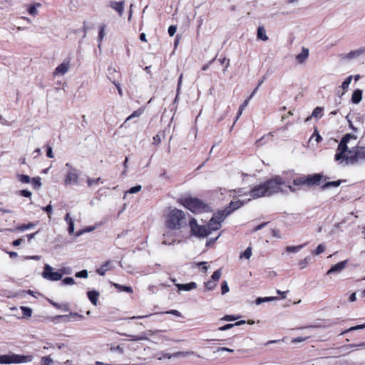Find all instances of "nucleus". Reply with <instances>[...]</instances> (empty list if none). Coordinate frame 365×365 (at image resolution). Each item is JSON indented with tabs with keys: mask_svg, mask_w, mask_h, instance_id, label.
I'll return each instance as SVG.
<instances>
[{
	"mask_svg": "<svg viewBox=\"0 0 365 365\" xmlns=\"http://www.w3.org/2000/svg\"><path fill=\"white\" fill-rule=\"evenodd\" d=\"M243 205L241 201L231 202L230 205L222 210L218 211L210 220L207 225H199L195 218H192L190 222V227L193 235L199 237H205L212 231L220 229L222 222L234 210L240 208Z\"/></svg>",
	"mask_w": 365,
	"mask_h": 365,
	"instance_id": "nucleus-1",
	"label": "nucleus"
},
{
	"mask_svg": "<svg viewBox=\"0 0 365 365\" xmlns=\"http://www.w3.org/2000/svg\"><path fill=\"white\" fill-rule=\"evenodd\" d=\"M351 138H354V135L346 134L339 143L334 159L336 161L343 160L346 164H352L359 160L365 159V148L360 147L348 150L347 143Z\"/></svg>",
	"mask_w": 365,
	"mask_h": 365,
	"instance_id": "nucleus-2",
	"label": "nucleus"
},
{
	"mask_svg": "<svg viewBox=\"0 0 365 365\" xmlns=\"http://www.w3.org/2000/svg\"><path fill=\"white\" fill-rule=\"evenodd\" d=\"M285 184L284 180L279 176L267 180L265 182L254 187L250 192L252 198H259L263 196H269L279 192H284L280 187Z\"/></svg>",
	"mask_w": 365,
	"mask_h": 365,
	"instance_id": "nucleus-3",
	"label": "nucleus"
},
{
	"mask_svg": "<svg viewBox=\"0 0 365 365\" xmlns=\"http://www.w3.org/2000/svg\"><path fill=\"white\" fill-rule=\"evenodd\" d=\"M166 226L170 230H180L187 226V219L183 211L178 209L172 210L166 221Z\"/></svg>",
	"mask_w": 365,
	"mask_h": 365,
	"instance_id": "nucleus-4",
	"label": "nucleus"
},
{
	"mask_svg": "<svg viewBox=\"0 0 365 365\" xmlns=\"http://www.w3.org/2000/svg\"><path fill=\"white\" fill-rule=\"evenodd\" d=\"M180 202L182 205L193 213L197 214L202 212H207L209 210V207L197 198L185 197H182L180 200Z\"/></svg>",
	"mask_w": 365,
	"mask_h": 365,
	"instance_id": "nucleus-5",
	"label": "nucleus"
},
{
	"mask_svg": "<svg viewBox=\"0 0 365 365\" xmlns=\"http://www.w3.org/2000/svg\"><path fill=\"white\" fill-rule=\"evenodd\" d=\"M32 355H20L15 354L0 355L1 364H21L32 361Z\"/></svg>",
	"mask_w": 365,
	"mask_h": 365,
	"instance_id": "nucleus-6",
	"label": "nucleus"
},
{
	"mask_svg": "<svg viewBox=\"0 0 365 365\" xmlns=\"http://www.w3.org/2000/svg\"><path fill=\"white\" fill-rule=\"evenodd\" d=\"M42 277L49 281H58L62 278V274L54 271L49 264H46L42 272Z\"/></svg>",
	"mask_w": 365,
	"mask_h": 365,
	"instance_id": "nucleus-7",
	"label": "nucleus"
},
{
	"mask_svg": "<svg viewBox=\"0 0 365 365\" xmlns=\"http://www.w3.org/2000/svg\"><path fill=\"white\" fill-rule=\"evenodd\" d=\"M78 172L74 168L68 170V173L66 176L64 184L68 185L71 184L78 185Z\"/></svg>",
	"mask_w": 365,
	"mask_h": 365,
	"instance_id": "nucleus-8",
	"label": "nucleus"
},
{
	"mask_svg": "<svg viewBox=\"0 0 365 365\" xmlns=\"http://www.w3.org/2000/svg\"><path fill=\"white\" fill-rule=\"evenodd\" d=\"M70 69V61H63L59 64L53 71L54 76H61L65 75Z\"/></svg>",
	"mask_w": 365,
	"mask_h": 365,
	"instance_id": "nucleus-9",
	"label": "nucleus"
},
{
	"mask_svg": "<svg viewBox=\"0 0 365 365\" xmlns=\"http://www.w3.org/2000/svg\"><path fill=\"white\" fill-rule=\"evenodd\" d=\"M322 178V175L320 174L308 175L306 176L307 185L313 186L318 185Z\"/></svg>",
	"mask_w": 365,
	"mask_h": 365,
	"instance_id": "nucleus-10",
	"label": "nucleus"
},
{
	"mask_svg": "<svg viewBox=\"0 0 365 365\" xmlns=\"http://www.w3.org/2000/svg\"><path fill=\"white\" fill-rule=\"evenodd\" d=\"M364 53H365V48H360L359 49L351 51H350L349 53H348L346 54L342 55V58L343 59H353V58H358L359 56H360L361 55H362Z\"/></svg>",
	"mask_w": 365,
	"mask_h": 365,
	"instance_id": "nucleus-11",
	"label": "nucleus"
},
{
	"mask_svg": "<svg viewBox=\"0 0 365 365\" xmlns=\"http://www.w3.org/2000/svg\"><path fill=\"white\" fill-rule=\"evenodd\" d=\"M347 264V261H342V262H340L336 264H334V266H332L331 267L330 269H329L327 272V275H329L332 273H339L341 272L345 267H346V265Z\"/></svg>",
	"mask_w": 365,
	"mask_h": 365,
	"instance_id": "nucleus-12",
	"label": "nucleus"
},
{
	"mask_svg": "<svg viewBox=\"0 0 365 365\" xmlns=\"http://www.w3.org/2000/svg\"><path fill=\"white\" fill-rule=\"evenodd\" d=\"M113 9L115 10L119 16H122L124 11V1H111L109 5Z\"/></svg>",
	"mask_w": 365,
	"mask_h": 365,
	"instance_id": "nucleus-13",
	"label": "nucleus"
},
{
	"mask_svg": "<svg viewBox=\"0 0 365 365\" xmlns=\"http://www.w3.org/2000/svg\"><path fill=\"white\" fill-rule=\"evenodd\" d=\"M175 285L180 291H190L197 288V284L195 282H190L188 284H175Z\"/></svg>",
	"mask_w": 365,
	"mask_h": 365,
	"instance_id": "nucleus-14",
	"label": "nucleus"
},
{
	"mask_svg": "<svg viewBox=\"0 0 365 365\" xmlns=\"http://www.w3.org/2000/svg\"><path fill=\"white\" fill-rule=\"evenodd\" d=\"M99 297V292L96 291H89L88 292V297L93 305H96L98 299Z\"/></svg>",
	"mask_w": 365,
	"mask_h": 365,
	"instance_id": "nucleus-15",
	"label": "nucleus"
},
{
	"mask_svg": "<svg viewBox=\"0 0 365 365\" xmlns=\"http://www.w3.org/2000/svg\"><path fill=\"white\" fill-rule=\"evenodd\" d=\"M257 36L258 39H260L263 41H266L268 39V37L266 34V31L262 26L258 27Z\"/></svg>",
	"mask_w": 365,
	"mask_h": 365,
	"instance_id": "nucleus-16",
	"label": "nucleus"
},
{
	"mask_svg": "<svg viewBox=\"0 0 365 365\" xmlns=\"http://www.w3.org/2000/svg\"><path fill=\"white\" fill-rule=\"evenodd\" d=\"M362 98V92L361 90H356L354 91L351 97V101L354 103H359Z\"/></svg>",
	"mask_w": 365,
	"mask_h": 365,
	"instance_id": "nucleus-17",
	"label": "nucleus"
},
{
	"mask_svg": "<svg viewBox=\"0 0 365 365\" xmlns=\"http://www.w3.org/2000/svg\"><path fill=\"white\" fill-rule=\"evenodd\" d=\"M308 56L309 50L307 48H303L302 51L296 56V58L298 62L303 63L307 59Z\"/></svg>",
	"mask_w": 365,
	"mask_h": 365,
	"instance_id": "nucleus-18",
	"label": "nucleus"
},
{
	"mask_svg": "<svg viewBox=\"0 0 365 365\" xmlns=\"http://www.w3.org/2000/svg\"><path fill=\"white\" fill-rule=\"evenodd\" d=\"M278 297H258L256 299V304L259 305L263 302H269L274 300H277Z\"/></svg>",
	"mask_w": 365,
	"mask_h": 365,
	"instance_id": "nucleus-19",
	"label": "nucleus"
},
{
	"mask_svg": "<svg viewBox=\"0 0 365 365\" xmlns=\"http://www.w3.org/2000/svg\"><path fill=\"white\" fill-rule=\"evenodd\" d=\"M304 245H300L297 246H288L285 248V250L287 252L297 253L299 252L303 247Z\"/></svg>",
	"mask_w": 365,
	"mask_h": 365,
	"instance_id": "nucleus-20",
	"label": "nucleus"
},
{
	"mask_svg": "<svg viewBox=\"0 0 365 365\" xmlns=\"http://www.w3.org/2000/svg\"><path fill=\"white\" fill-rule=\"evenodd\" d=\"M293 185H294V186L307 185L306 176L300 177V178H296L295 180H294Z\"/></svg>",
	"mask_w": 365,
	"mask_h": 365,
	"instance_id": "nucleus-21",
	"label": "nucleus"
},
{
	"mask_svg": "<svg viewBox=\"0 0 365 365\" xmlns=\"http://www.w3.org/2000/svg\"><path fill=\"white\" fill-rule=\"evenodd\" d=\"M113 285L120 292H126L128 293L133 292V289L131 287L123 286L117 283H113Z\"/></svg>",
	"mask_w": 365,
	"mask_h": 365,
	"instance_id": "nucleus-22",
	"label": "nucleus"
},
{
	"mask_svg": "<svg viewBox=\"0 0 365 365\" xmlns=\"http://www.w3.org/2000/svg\"><path fill=\"white\" fill-rule=\"evenodd\" d=\"M53 364L54 361L50 356H45L41 359V365H53Z\"/></svg>",
	"mask_w": 365,
	"mask_h": 365,
	"instance_id": "nucleus-23",
	"label": "nucleus"
},
{
	"mask_svg": "<svg viewBox=\"0 0 365 365\" xmlns=\"http://www.w3.org/2000/svg\"><path fill=\"white\" fill-rule=\"evenodd\" d=\"M194 354V351H178L173 354V356L185 358Z\"/></svg>",
	"mask_w": 365,
	"mask_h": 365,
	"instance_id": "nucleus-24",
	"label": "nucleus"
},
{
	"mask_svg": "<svg viewBox=\"0 0 365 365\" xmlns=\"http://www.w3.org/2000/svg\"><path fill=\"white\" fill-rule=\"evenodd\" d=\"M16 177L18 180L22 183H30L31 178L27 175L17 174Z\"/></svg>",
	"mask_w": 365,
	"mask_h": 365,
	"instance_id": "nucleus-25",
	"label": "nucleus"
},
{
	"mask_svg": "<svg viewBox=\"0 0 365 365\" xmlns=\"http://www.w3.org/2000/svg\"><path fill=\"white\" fill-rule=\"evenodd\" d=\"M35 226V224L30 222L28 224H23L16 227V230L24 231L28 229H31Z\"/></svg>",
	"mask_w": 365,
	"mask_h": 365,
	"instance_id": "nucleus-26",
	"label": "nucleus"
},
{
	"mask_svg": "<svg viewBox=\"0 0 365 365\" xmlns=\"http://www.w3.org/2000/svg\"><path fill=\"white\" fill-rule=\"evenodd\" d=\"M142 189V186L141 185H136V186H134L133 187H131L130 190H128V191H126L124 194V198H125L127 194H135V193H137L138 192H140Z\"/></svg>",
	"mask_w": 365,
	"mask_h": 365,
	"instance_id": "nucleus-27",
	"label": "nucleus"
},
{
	"mask_svg": "<svg viewBox=\"0 0 365 365\" xmlns=\"http://www.w3.org/2000/svg\"><path fill=\"white\" fill-rule=\"evenodd\" d=\"M340 184H341L340 180L328 182L322 186V189L325 190V189H328L331 187H338Z\"/></svg>",
	"mask_w": 365,
	"mask_h": 365,
	"instance_id": "nucleus-28",
	"label": "nucleus"
},
{
	"mask_svg": "<svg viewBox=\"0 0 365 365\" xmlns=\"http://www.w3.org/2000/svg\"><path fill=\"white\" fill-rule=\"evenodd\" d=\"M326 250V246L324 244H320L317 246V247L312 251V254L315 255H319L323 253Z\"/></svg>",
	"mask_w": 365,
	"mask_h": 365,
	"instance_id": "nucleus-29",
	"label": "nucleus"
},
{
	"mask_svg": "<svg viewBox=\"0 0 365 365\" xmlns=\"http://www.w3.org/2000/svg\"><path fill=\"white\" fill-rule=\"evenodd\" d=\"M31 182L35 189H39L41 187V182L40 177H36L31 179Z\"/></svg>",
	"mask_w": 365,
	"mask_h": 365,
	"instance_id": "nucleus-30",
	"label": "nucleus"
},
{
	"mask_svg": "<svg viewBox=\"0 0 365 365\" xmlns=\"http://www.w3.org/2000/svg\"><path fill=\"white\" fill-rule=\"evenodd\" d=\"M248 103H249V100H245V102L240 106L235 121H237L238 120V118L240 117L243 110L247 106Z\"/></svg>",
	"mask_w": 365,
	"mask_h": 365,
	"instance_id": "nucleus-31",
	"label": "nucleus"
},
{
	"mask_svg": "<svg viewBox=\"0 0 365 365\" xmlns=\"http://www.w3.org/2000/svg\"><path fill=\"white\" fill-rule=\"evenodd\" d=\"M36 6L39 7L41 6V4H36V5L31 6L28 9L29 13L33 16H36L38 13Z\"/></svg>",
	"mask_w": 365,
	"mask_h": 365,
	"instance_id": "nucleus-32",
	"label": "nucleus"
},
{
	"mask_svg": "<svg viewBox=\"0 0 365 365\" xmlns=\"http://www.w3.org/2000/svg\"><path fill=\"white\" fill-rule=\"evenodd\" d=\"M252 256V249L251 247H247L245 252L240 255V258H245L247 259H250Z\"/></svg>",
	"mask_w": 365,
	"mask_h": 365,
	"instance_id": "nucleus-33",
	"label": "nucleus"
},
{
	"mask_svg": "<svg viewBox=\"0 0 365 365\" xmlns=\"http://www.w3.org/2000/svg\"><path fill=\"white\" fill-rule=\"evenodd\" d=\"M143 110H141V109H139V110H138L134 111V112H133L130 115H129V116L126 118V120H125V123H126L127 121H128V120H131V119H132V118H133L139 117L140 115H141L143 114Z\"/></svg>",
	"mask_w": 365,
	"mask_h": 365,
	"instance_id": "nucleus-34",
	"label": "nucleus"
},
{
	"mask_svg": "<svg viewBox=\"0 0 365 365\" xmlns=\"http://www.w3.org/2000/svg\"><path fill=\"white\" fill-rule=\"evenodd\" d=\"M109 267H110L109 262H107L105 264H103L100 269H98L97 270V272L100 275L103 276L105 274V272L110 269Z\"/></svg>",
	"mask_w": 365,
	"mask_h": 365,
	"instance_id": "nucleus-35",
	"label": "nucleus"
},
{
	"mask_svg": "<svg viewBox=\"0 0 365 365\" xmlns=\"http://www.w3.org/2000/svg\"><path fill=\"white\" fill-rule=\"evenodd\" d=\"M310 260H311V258L309 257H306L304 259L301 260L299 262V265L300 266V268L302 269H304L305 267H307V266L309 264Z\"/></svg>",
	"mask_w": 365,
	"mask_h": 365,
	"instance_id": "nucleus-36",
	"label": "nucleus"
},
{
	"mask_svg": "<svg viewBox=\"0 0 365 365\" xmlns=\"http://www.w3.org/2000/svg\"><path fill=\"white\" fill-rule=\"evenodd\" d=\"M21 309L22 310L23 314L26 317H30L32 314V309L27 307H21Z\"/></svg>",
	"mask_w": 365,
	"mask_h": 365,
	"instance_id": "nucleus-37",
	"label": "nucleus"
},
{
	"mask_svg": "<svg viewBox=\"0 0 365 365\" xmlns=\"http://www.w3.org/2000/svg\"><path fill=\"white\" fill-rule=\"evenodd\" d=\"M105 29H106V25L103 24L100 26V31H99L98 37V41L99 42L102 41V40L105 37Z\"/></svg>",
	"mask_w": 365,
	"mask_h": 365,
	"instance_id": "nucleus-38",
	"label": "nucleus"
},
{
	"mask_svg": "<svg viewBox=\"0 0 365 365\" xmlns=\"http://www.w3.org/2000/svg\"><path fill=\"white\" fill-rule=\"evenodd\" d=\"M352 78V76H349L344 80V81L341 84V88L343 90H346L349 87V86L351 83Z\"/></svg>",
	"mask_w": 365,
	"mask_h": 365,
	"instance_id": "nucleus-39",
	"label": "nucleus"
},
{
	"mask_svg": "<svg viewBox=\"0 0 365 365\" xmlns=\"http://www.w3.org/2000/svg\"><path fill=\"white\" fill-rule=\"evenodd\" d=\"M101 178H88L87 180V184L88 187H91L94 185H97L98 182L100 181Z\"/></svg>",
	"mask_w": 365,
	"mask_h": 365,
	"instance_id": "nucleus-40",
	"label": "nucleus"
},
{
	"mask_svg": "<svg viewBox=\"0 0 365 365\" xmlns=\"http://www.w3.org/2000/svg\"><path fill=\"white\" fill-rule=\"evenodd\" d=\"M222 272L221 269L216 270L212 275V280L216 282L218 281L221 277Z\"/></svg>",
	"mask_w": 365,
	"mask_h": 365,
	"instance_id": "nucleus-41",
	"label": "nucleus"
},
{
	"mask_svg": "<svg viewBox=\"0 0 365 365\" xmlns=\"http://www.w3.org/2000/svg\"><path fill=\"white\" fill-rule=\"evenodd\" d=\"M351 348H365V342H362L358 344H349L346 346H344L346 350H348Z\"/></svg>",
	"mask_w": 365,
	"mask_h": 365,
	"instance_id": "nucleus-42",
	"label": "nucleus"
},
{
	"mask_svg": "<svg viewBox=\"0 0 365 365\" xmlns=\"http://www.w3.org/2000/svg\"><path fill=\"white\" fill-rule=\"evenodd\" d=\"M205 287L207 289L212 290V289H214L216 287L217 284L215 281L210 280V281L205 282Z\"/></svg>",
	"mask_w": 365,
	"mask_h": 365,
	"instance_id": "nucleus-43",
	"label": "nucleus"
},
{
	"mask_svg": "<svg viewBox=\"0 0 365 365\" xmlns=\"http://www.w3.org/2000/svg\"><path fill=\"white\" fill-rule=\"evenodd\" d=\"M229 287L226 281H223L221 284L222 294H225L229 292Z\"/></svg>",
	"mask_w": 365,
	"mask_h": 365,
	"instance_id": "nucleus-44",
	"label": "nucleus"
},
{
	"mask_svg": "<svg viewBox=\"0 0 365 365\" xmlns=\"http://www.w3.org/2000/svg\"><path fill=\"white\" fill-rule=\"evenodd\" d=\"M323 110V108H321V107H317L315 108L313 111H312V117H314V118H317L319 116V115L321 114V113L322 112Z\"/></svg>",
	"mask_w": 365,
	"mask_h": 365,
	"instance_id": "nucleus-45",
	"label": "nucleus"
},
{
	"mask_svg": "<svg viewBox=\"0 0 365 365\" xmlns=\"http://www.w3.org/2000/svg\"><path fill=\"white\" fill-rule=\"evenodd\" d=\"M317 142V143H319L321 140H322V137L321 135L317 132L315 131L313 135H312V137L310 138V141L314 140Z\"/></svg>",
	"mask_w": 365,
	"mask_h": 365,
	"instance_id": "nucleus-46",
	"label": "nucleus"
},
{
	"mask_svg": "<svg viewBox=\"0 0 365 365\" xmlns=\"http://www.w3.org/2000/svg\"><path fill=\"white\" fill-rule=\"evenodd\" d=\"M76 277L78 278H87L88 277V272L87 270H82L76 273Z\"/></svg>",
	"mask_w": 365,
	"mask_h": 365,
	"instance_id": "nucleus-47",
	"label": "nucleus"
},
{
	"mask_svg": "<svg viewBox=\"0 0 365 365\" xmlns=\"http://www.w3.org/2000/svg\"><path fill=\"white\" fill-rule=\"evenodd\" d=\"M177 27L175 26H170L168 28V34L170 36H173L176 32Z\"/></svg>",
	"mask_w": 365,
	"mask_h": 365,
	"instance_id": "nucleus-48",
	"label": "nucleus"
},
{
	"mask_svg": "<svg viewBox=\"0 0 365 365\" xmlns=\"http://www.w3.org/2000/svg\"><path fill=\"white\" fill-rule=\"evenodd\" d=\"M63 283L64 284H73L75 281L72 277H66L63 279Z\"/></svg>",
	"mask_w": 365,
	"mask_h": 365,
	"instance_id": "nucleus-49",
	"label": "nucleus"
},
{
	"mask_svg": "<svg viewBox=\"0 0 365 365\" xmlns=\"http://www.w3.org/2000/svg\"><path fill=\"white\" fill-rule=\"evenodd\" d=\"M364 328H365V323L364 324H360V325H357V326H355V327H352L349 328V329H347L346 331V332L354 331V330L361 329H364Z\"/></svg>",
	"mask_w": 365,
	"mask_h": 365,
	"instance_id": "nucleus-50",
	"label": "nucleus"
},
{
	"mask_svg": "<svg viewBox=\"0 0 365 365\" xmlns=\"http://www.w3.org/2000/svg\"><path fill=\"white\" fill-rule=\"evenodd\" d=\"M234 326H235V324H225V326L220 327L218 329L220 331H225V330L232 328Z\"/></svg>",
	"mask_w": 365,
	"mask_h": 365,
	"instance_id": "nucleus-51",
	"label": "nucleus"
},
{
	"mask_svg": "<svg viewBox=\"0 0 365 365\" xmlns=\"http://www.w3.org/2000/svg\"><path fill=\"white\" fill-rule=\"evenodd\" d=\"M237 318L233 315H225L223 318H222V320L225 321H235Z\"/></svg>",
	"mask_w": 365,
	"mask_h": 365,
	"instance_id": "nucleus-52",
	"label": "nucleus"
},
{
	"mask_svg": "<svg viewBox=\"0 0 365 365\" xmlns=\"http://www.w3.org/2000/svg\"><path fill=\"white\" fill-rule=\"evenodd\" d=\"M20 193L22 196L26 197H29L31 195V192L26 190H21Z\"/></svg>",
	"mask_w": 365,
	"mask_h": 365,
	"instance_id": "nucleus-53",
	"label": "nucleus"
},
{
	"mask_svg": "<svg viewBox=\"0 0 365 365\" xmlns=\"http://www.w3.org/2000/svg\"><path fill=\"white\" fill-rule=\"evenodd\" d=\"M113 84L115 86L117 90H118V94L122 96H123V91H122V89L120 86V84L118 83H117L116 81H113Z\"/></svg>",
	"mask_w": 365,
	"mask_h": 365,
	"instance_id": "nucleus-54",
	"label": "nucleus"
},
{
	"mask_svg": "<svg viewBox=\"0 0 365 365\" xmlns=\"http://www.w3.org/2000/svg\"><path fill=\"white\" fill-rule=\"evenodd\" d=\"M307 339V337H302V336H299V337H297V338H295L292 340V342H302V341H304L305 340Z\"/></svg>",
	"mask_w": 365,
	"mask_h": 365,
	"instance_id": "nucleus-55",
	"label": "nucleus"
},
{
	"mask_svg": "<svg viewBox=\"0 0 365 365\" xmlns=\"http://www.w3.org/2000/svg\"><path fill=\"white\" fill-rule=\"evenodd\" d=\"M46 155L50 158H53V150H52L51 147H48V148Z\"/></svg>",
	"mask_w": 365,
	"mask_h": 365,
	"instance_id": "nucleus-56",
	"label": "nucleus"
},
{
	"mask_svg": "<svg viewBox=\"0 0 365 365\" xmlns=\"http://www.w3.org/2000/svg\"><path fill=\"white\" fill-rule=\"evenodd\" d=\"M199 266H202V269L204 272H206L207 269V262H201L198 264Z\"/></svg>",
	"mask_w": 365,
	"mask_h": 365,
	"instance_id": "nucleus-57",
	"label": "nucleus"
},
{
	"mask_svg": "<svg viewBox=\"0 0 365 365\" xmlns=\"http://www.w3.org/2000/svg\"><path fill=\"white\" fill-rule=\"evenodd\" d=\"M218 351H228V352H233L234 350L227 348V347H220L218 349Z\"/></svg>",
	"mask_w": 365,
	"mask_h": 365,
	"instance_id": "nucleus-58",
	"label": "nucleus"
},
{
	"mask_svg": "<svg viewBox=\"0 0 365 365\" xmlns=\"http://www.w3.org/2000/svg\"><path fill=\"white\" fill-rule=\"evenodd\" d=\"M68 225H69L68 232H69L70 234H71L74 231V223H73V222H70V224Z\"/></svg>",
	"mask_w": 365,
	"mask_h": 365,
	"instance_id": "nucleus-59",
	"label": "nucleus"
},
{
	"mask_svg": "<svg viewBox=\"0 0 365 365\" xmlns=\"http://www.w3.org/2000/svg\"><path fill=\"white\" fill-rule=\"evenodd\" d=\"M153 143L159 144L160 143V138L158 135H156L153 137Z\"/></svg>",
	"mask_w": 365,
	"mask_h": 365,
	"instance_id": "nucleus-60",
	"label": "nucleus"
},
{
	"mask_svg": "<svg viewBox=\"0 0 365 365\" xmlns=\"http://www.w3.org/2000/svg\"><path fill=\"white\" fill-rule=\"evenodd\" d=\"M42 209H43L44 211H46V212H48V213H49V214H50V213H51V210H52V206H51V205H47V206H46V207H43Z\"/></svg>",
	"mask_w": 365,
	"mask_h": 365,
	"instance_id": "nucleus-61",
	"label": "nucleus"
},
{
	"mask_svg": "<svg viewBox=\"0 0 365 365\" xmlns=\"http://www.w3.org/2000/svg\"><path fill=\"white\" fill-rule=\"evenodd\" d=\"M175 241V238H173L171 241L163 240V245H172Z\"/></svg>",
	"mask_w": 365,
	"mask_h": 365,
	"instance_id": "nucleus-62",
	"label": "nucleus"
},
{
	"mask_svg": "<svg viewBox=\"0 0 365 365\" xmlns=\"http://www.w3.org/2000/svg\"><path fill=\"white\" fill-rule=\"evenodd\" d=\"M23 240L22 239H18V240H16L13 242V245L14 246H19L21 242H22Z\"/></svg>",
	"mask_w": 365,
	"mask_h": 365,
	"instance_id": "nucleus-63",
	"label": "nucleus"
},
{
	"mask_svg": "<svg viewBox=\"0 0 365 365\" xmlns=\"http://www.w3.org/2000/svg\"><path fill=\"white\" fill-rule=\"evenodd\" d=\"M63 365H76L73 360H66Z\"/></svg>",
	"mask_w": 365,
	"mask_h": 365,
	"instance_id": "nucleus-64",
	"label": "nucleus"
}]
</instances>
